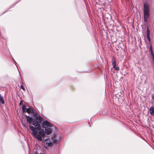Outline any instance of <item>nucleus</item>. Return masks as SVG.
<instances>
[{
	"label": "nucleus",
	"mask_w": 154,
	"mask_h": 154,
	"mask_svg": "<svg viewBox=\"0 0 154 154\" xmlns=\"http://www.w3.org/2000/svg\"><path fill=\"white\" fill-rule=\"evenodd\" d=\"M46 145H47L48 147H51L53 146L54 144L53 142H50L48 143H46Z\"/></svg>",
	"instance_id": "9"
},
{
	"label": "nucleus",
	"mask_w": 154,
	"mask_h": 154,
	"mask_svg": "<svg viewBox=\"0 0 154 154\" xmlns=\"http://www.w3.org/2000/svg\"><path fill=\"white\" fill-rule=\"evenodd\" d=\"M152 98L154 100V94L152 95Z\"/></svg>",
	"instance_id": "18"
},
{
	"label": "nucleus",
	"mask_w": 154,
	"mask_h": 154,
	"mask_svg": "<svg viewBox=\"0 0 154 154\" xmlns=\"http://www.w3.org/2000/svg\"><path fill=\"white\" fill-rule=\"evenodd\" d=\"M2 97V96H1V94H0V97Z\"/></svg>",
	"instance_id": "20"
},
{
	"label": "nucleus",
	"mask_w": 154,
	"mask_h": 154,
	"mask_svg": "<svg viewBox=\"0 0 154 154\" xmlns=\"http://www.w3.org/2000/svg\"><path fill=\"white\" fill-rule=\"evenodd\" d=\"M153 62H154V55L153 54L152 55Z\"/></svg>",
	"instance_id": "17"
},
{
	"label": "nucleus",
	"mask_w": 154,
	"mask_h": 154,
	"mask_svg": "<svg viewBox=\"0 0 154 154\" xmlns=\"http://www.w3.org/2000/svg\"><path fill=\"white\" fill-rule=\"evenodd\" d=\"M22 102H23L22 101H20V105H21V104L22 103Z\"/></svg>",
	"instance_id": "19"
},
{
	"label": "nucleus",
	"mask_w": 154,
	"mask_h": 154,
	"mask_svg": "<svg viewBox=\"0 0 154 154\" xmlns=\"http://www.w3.org/2000/svg\"><path fill=\"white\" fill-rule=\"evenodd\" d=\"M151 109H150V113H151Z\"/></svg>",
	"instance_id": "21"
},
{
	"label": "nucleus",
	"mask_w": 154,
	"mask_h": 154,
	"mask_svg": "<svg viewBox=\"0 0 154 154\" xmlns=\"http://www.w3.org/2000/svg\"><path fill=\"white\" fill-rule=\"evenodd\" d=\"M45 133L47 134H50L52 132V130L50 128H47L45 129Z\"/></svg>",
	"instance_id": "6"
},
{
	"label": "nucleus",
	"mask_w": 154,
	"mask_h": 154,
	"mask_svg": "<svg viewBox=\"0 0 154 154\" xmlns=\"http://www.w3.org/2000/svg\"><path fill=\"white\" fill-rule=\"evenodd\" d=\"M153 62H154V55L153 54L152 55Z\"/></svg>",
	"instance_id": "16"
},
{
	"label": "nucleus",
	"mask_w": 154,
	"mask_h": 154,
	"mask_svg": "<svg viewBox=\"0 0 154 154\" xmlns=\"http://www.w3.org/2000/svg\"><path fill=\"white\" fill-rule=\"evenodd\" d=\"M42 125L43 127L44 126L51 127L52 126V125L47 120L43 121L42 122Z\"/></svg>",
	"instance_id": "3"
},
{
	"label": "nucleus",
	"mask_w": 154,
	"mask_h": 154,
	"mask_svg": "<svg viewBox=\"0 0 154 154\" xmlns=\"http://www.w3.org/2000/svg\"><path fill=\"white\" fill-rule=\"evenodd\" d=\"M116 70H119V67L118 66H117V67H116V66H115V68H114Z\"/></svg>",
	"instance_id": "14"
},
{
	"label": "nucleus",
	"mask_w": 154,
	"mask_h": 154,
	"mask_svg": "<svg viewBox=\"0 0 154 154\" xmlns=\"http://www.w3.org/2000/svg\"><path fill=\"white\" fill-rule=\"evenodd\" d=\"M143 14L144 21L147 22L150 15V7L146 2L144 3L143 5Z\"/></svg>",
	"instance_id": "2"
},
{
	"label": "nucleus",
	"mask_w": 154,
	"mask_h": 154,
	"mask_svg": "<svg viewBox=\"0 0 154 154\" xmlns=\"http://www.w3.org/2000/svg\"><path fill=\"white\" fill-rule=\"evenodd\" d=\"M29 114L32 113H33L34 115L36 114V112L34 109H32L31 108H29Z\"/></svg>",
	"instance_id": "8"
},
{
	"label": "nucleus",
	"mask_w": 154,
	"mask_h": 154,
	"mask_svg": "<svg viewBox=\"0 0 154 154\" xmlns=\"http://www.w3.org/2000/svg\"><path fill=\"white\" fill-rule=\"evenodd\" d=\"M22 124L23 125V127L25 129H26L27 128V127L26 125V124L25 123V122H23V121H22Z\"/></svg>",
	"instance_id": "12"
},
{
	"label": "nucleus",
	"mask_w": 154,
	"mask_h": 154,
	"mask_svg": "<svg viewBox=\"0 0 154 154\" xmlns=\"http://www.w3.org/2000/svg\"><path fill=\"white\" fill-rule=\"evenodd\" d=\"M20 88L22 89L23 90H25V89L24 88V87H23V85H20Z\"/></svg>",
	"instance_id": "15"
},
{
	"label": "nucleus",
	"mask_w": 154,
	"mask_h": 154,
	"mask_svg": "<svg viewBox=\"0 0 154 154\" xmlns=\"http://www.w3.org/2000/svg\"><path fill=\"white\" fill-rule=\"evenodd\" d=\"M149 51L151 53V55L152 54H153V51L151 45L150 46V48L149 49Z\"/></svg>",
	"instance_id": "13"
},
{
	"label": "nucleus",
	"mask_w": 154,
	"mask_h": 154,
	"mask_svg": "<svg viewBox=\"0 0 154 154\" xmlns=\"http://www.w3.org/2000/svg\"><path fill=\"white\" fill-rule=\"evenodd\" d=\"M26 118L27 122L30 124L32 125V123H33L34 121L32 117H29L28 116L26 115Z\"/></svg>",
	"instance_id": "5"
},
{
	"label": "nucleus",
	"mask_w": 154,
	"mask_h": 154,
	"mask_svg": "<svg viewBox=\"0 0 154 154\" xmlns=\"http://www.w3.org/2000/svg\"><path fill=\"white\" fill-rule=\"evenodd\" d=\"M112 65L113 66V68H115L116 65V61L114 57H113L112 59Z\"/></svg>",
	"instance_id": "7"
},
{
	"label": "nucleus",
	"mask_w": 154,
	"mask_h": 154,
	"mask_svg": "<svg viewBox=\"0 0 154 154\" xmlns=\"http://www.w3.org/2000/svg\"><path fill=\"white\" fill-rule=\"evenodd\" d=\"M29 106H27L23 105L22 107L23 112H27L28 114H29Z\"/></svg>",
	"instance_id": "4"
},
{
	"label": "nucleus",
	"mask_w": 154,
	"mask_h": 154,
	"mask_svg": "<svg viewBox=\"0 0 154 154\" xmlns=\"http://www.w3.org/2000/svg\"><path fill=\"white\" fill-rule=\"evenodd\" d=\"M146 32H147V38H148V40L149 41L150 38H149V32L148 29V28L147 27V28L146 30Z\"/></svg>",
	"instance_id": "10"
},
{
	"label": "nucleus",
	"mask_w": 154,
	"mask_h": 154,
	"mask_svg": "<svg viewBox=\"0 0 154 154\" xmlns=\"http://www.w3.org/2000/svg\"><path fill=\"white\" fill-rule=\"evenodd\" d=\"M0 101L2 104H4L5 103V101L3 99V97H0Z\"/></svg>",
	"instance_id": "11"
},
{
	"label": "nucleus",
	"mask_w": 154,
	"mask_h": 154,
	"mask_svg": "<svg viewBox=\"0 0 154 154\" xmlns=\"http://www.w3.org/2000/svg\"><path fill=\"white\" fill-rule=\"evenodd\" d=\"M35 120L34 121L32 125H33L35 127L29 125V128L32 131V135L35 137L36 139L39 141L42 140V137H44L45 134L43 129L41 128L40 124L42 121V118L40 116L35 117Z\"/></svg>",
	"instance_id": "1"
}]
</instances>
